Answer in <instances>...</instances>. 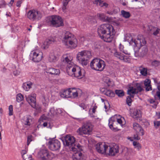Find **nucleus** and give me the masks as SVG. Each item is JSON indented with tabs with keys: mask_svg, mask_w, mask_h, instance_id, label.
I'll list each match as a JSON object with an SVG mask.
<instances>
[{
	"mask_svg": "<svg viewBox=\"0 0 160 160\" xmlns=\"http://www.w3.org/2000/svg\"><path fill=\"white\" fill-rule=\"evenodd\" d=\"M98 33L102 39L105 42H109L113 39L115 32L111 25L106 23L101 25L98 27Z\"/></svg>",
	"mask_w": 160,
	"mask_h": 160,
	"instance_id": "obj_1",
	"label": "nucleus"
},
{
	"mask_svg": "<svg viewBox=\"0 0 160 160\" xmlns=\"http://www.w3.org/2000/svg\"><path fill=\"white\" fill-rule=\"evenodd\" d=\"M62 141L64 145L69 147L73 151L81 149V146L79 144H76L75 138L73 136L67 135Z\"/></svg>",
	"mask_w": 160,
	"mask_h": 160,
	"instance_id": "obj_2",
	"label": "nucleus"
},
{
	"mask_svg": "<svg viewBox=\"0 0 160 160\" xmlns=\"http://www.w3.org/2000/svg\"><path fill=\"white\" fill-rule=\"evenodd\" d=\"M62 42L66 45L71 48H75L77 46L78 41L77 39L69 32H67L64 34Z\"/></svg>",
	"mask_w": 160,
	"mask_h": 160,
	"instance_id": "obj_3",
	"label": "nucleus"
},
{
	"mask_svg": "<svg viewBox=\"0 0 160 160\" xmlns=\"http://www.w3.org/2000/svg\"><path fill=\"white\" fill-rule=\"evenodd\" d=\"M92 56L90 51L88 50H83L78 53L77 58L79 62L82 65L86 66Z\"/></svg>",
	"mask_w": 160,
	"mask_h": 160,
	"instance_id": "obj_4",
	"label": "nucleus"
},
{
	"mask_svg": "<svg viewBox=\"0 0 160 160\" xmlns=\"http://www.w3.org/2000/svg\"><path fill=\"white\" fill-rule=\"evenodd\" d=\"M105 66V62L102 59L98 58L93 59L90 63L91 68L97 71H102Z\"/></svg>",
	"mask_w": 160,
	"mask_h": 160,
	"instance_id": "obj_5",
	"label": "nucleus"
},
{
	"mask_svg": "<svg viewBox=\"0 0 160 160\" xmlns=\"http://www.w3.org/2000/svg\"><path fill=\"white\" fill-rule=\"evenodd\" d=\"M93 126L89 122H87L83 124L81 127L79 128L77 131L79 134L81 135H90L92 132Z\"/></svg>",
	"mask_w": 160,
	"mask_h": 160,
	"instance_id": "obj_6",
	"label": "nucleus"
},
{
	"mask_svg": "<svg viewBox=\"0 0 160 160\" xmlns=\"http://www.w3.org/2000/svg\"><path fill=\"white\" fill-rule=\"evenodd\" d=\"M49 21L51 25L55 27L63 25V22L62 18L58 15H52L49 17Z\"/></svg>",
	"mask_w": 160,
	"mask_h": 160,
	"instance_id": "obj_7",
	"label": "nucleus"
},
{
	"mask_svg": "<svg viewBox=\"0 0 160 160\" xmlns=\"http://www.w3.org/2000/svg\"><path fill=\"white\" fill-rule=\"evenodd\" d=\"M27 17L30 20L34 21L38 20L42 17L41 12L37 9L30 10L27 12Z\"/></svg>",
	"mask_w": 160,
	"mask_h": 160,
	"instance_id": "obj_8",
	"label": "nucleus"
},
{
	"mask_svg": "<svg viewBox=\"0 0 160 160\" xmlns=\"http://www.w3.org/2000/svg\"><path fill=\"white\" fill-rule=\"evenodd\" d=\"M143 89L141 87V85L140 83H136L135 87H129L128 90V94L130 96L133 98L134 95L137 94L139 92H141Z\"/></svg>",
	"mask_w": 160,
	"mask_h": 160,
	"instance_id": "obj_9",
	"label": "nucleus"
},
{
	"mask_svg": "<svg viewBox=\"0 0 160 160\" xmlns=\"http://www.w3.org/2000/svg\"><path fill=\"white\" fill-rule=\"evenodd\" d=\"M49 149L52 151L59 150L61 147V143L58 140L50 138L48 142Z\"/></svg>",
	"mask_w": 160,
	"mask_h": 160,
	"instance_id": "obj_10",
	"label": "nucleus"
},
{
	"mask_svg": "<svg viewBox=\"0 0 160 160\" xmlns=\"http://www.w3.org/2000/svg\"><path fill=\"white\" fill-rule=\"evenodd\" d=\"M42 57V53L38 50L32 51L30 54V59L35 62L41 61Z\"/></svg>",
	"mask_w": 160,
	"mask_h": 160,
	"instance_id": "obj_11",
	"label": "nucleus"
},
{
	"mask_svg": "<svg viewBox=\"0 0 160 160\" xmlns=\"http://www.w3.org/2000/svg\"><path fill=\"white\" fill-rule=\"evenodd\" d=\"M95 147L97 151L100 153L105 154L108 152V146L104 143H99L96 145Z\"/></svg>",
	"mask_w": 160,
	"mask_h": 160,
	"instance_id": "obj_12",
	"label": "nucleus"
},
{
	"mask_svg": "<svg viewBox=\"0 0 160 160\" xmlns=\"http://www.w3.org/2000/svg\"><path fill=\"white\" fill-rule=\"evenodd\" d=\"M131 40L136 46L138 45L142 46L145 45L146 44V41L145 38L143 36L141 35H138L136 38L134 37H132Z\"/></svg>",
	"mask_w": 160,
	"mask_h": 160,
	"instance_id": "obj_13",
	"label": "nucleus"
},
{
	"mask_svg": "<svg viewBox=\"0 0 160 160\" xmlns=\"http://www.w3.org/2000/svg\"><path fill=\"white\" fill-rule=\"evenodd\" d=\"M51 154L48 150L42 149L38 152V155L42 160H47L50 158Z\"/></svg>",
	"mask_w": 160,
	"mask_h": 160,
	"instance_id": "obj_14",
	"label": "nucleus"
},
{
	"mask_svg": "<svg viewBox=\"0 0 160 160\" xmlns=\"http://www.w3.org/2000/svg\"><path fill=\"white\" fill-rule=\"evenodd\" d=\"M27 101L32 107H35L36 103V94L32 93L31 94L25 96Z\"/></svg>",
	"mask_w": 160,
	"mask_h": 160,
	"instance_id": "obj_15",
	"label": "nucleus"
},
{
	"mask_svg": "<svg viewBox=\"0 0 160 160\" xmlns=\"http://www.w3.org/2000/svg\"><path fill=\"white\" fill-rule=\"evenodd\" d=\"M119 147L118 145L114 143L112 146L108 147V151L109 155L114 156L118 152Z\"/></svg>",
	"mask_w": 160,
	"mask_h": 160,
	"instance_id": "obj_16",
	"label": "nucleus"
},
{
	"mask_svg": "<svg viewBox=\"0 0 160 160\" xmlns=\"http://www.w3.org/2000/svg\"><path fill=\"white\" fill-rule=\"evenodd\" d=\"M114 55L117 58L123 60L125 62H128L129 59L127 56L124 55L122 52L117 51L115 50H114Z\"/></svg>",
	"mask_w": 160,
	"mask_h": 160,
	"instance_id": "obj_17",
	"label": "nucleus"
},
{
	"mask_svg": "<svg viewBox=\"0 0 160 160\" xmlns=\"http://www.w3.org/2000/svg\"><path fill=\"white\" fill-rule=\"evenodd\" d=\"M62 58L63 62L67 64V65H73V64H74L72 61L73 58L69 54L63 55Z\"/></svg>",
	"mask_w": 160,
	"mask_h": 160,
	"instance_id": "obj_18",
	"label": "nucleus"
},
{
	"mask_svg": "<svg viewBox=\"0 0 160 160\" xmlns=\"http://www.w3.org/2000/svg\"><path fill=\"white\" fill-rule=\"evenodd\" d=\"M148 30L150 34H153L154 36L160 34V29L152 26H148Z\"/></svg>",
	"mask_w": 160,
	"mask_h": 160,
	"instance_id": "obj_19",
	"label": "nucleus"
},
{
	"mask_svg": "<svg viewBox=\"0 0 160 160\" xmlns=\"http://www.w3.org/2000/svg\"><path fill=\"white\" fill-rule=\"evenodd\" d=\"M116 118L114 117H112L109 119L108 126L110 129L113 131H117L118 128L114 125L115 123H116Z\"/></svg>",
	"mask_w": 160,
	"mask_h": 160,
	"instance_id": "obj_20",
	"label": "nucleus"
},
{
	"mask_svg": "<svg viewBox=\"0 0 160 160\" xmlns=\"http://www.w3.org/2000/svg\"><path fill=\"white\" fill-rule=\"evenodd\" d=\"M131 116L133 118L140 120L141 117V111L138 109H134L131 112Z\"/></svg>",
	"mask_w": 160,
	"mask_h": 160,
	"instance_id": "obj_21",
	"label": "nucleus"
},
{
	"mask_svg": "<svg viewBox=\"0 0 160 160\" xmlns=\"http://www.w3.org/2000/svg\"><path fill=\"white\" fill-rule=\"evenodd\" d=\"M82 71H83V69H81L79 67L76 66L73 77L81 79L84 76V74L82 75Z\"/></svg>",
	"mask_w": 160,
	"mask_h": 160,
	"instance_id": "obj_22",
	"label": "nucleus"
},
{
	"mask_svg": "<svg viewBox=\"0 0 160 160\" xmlns=\"http://www.w3.org/2000/svg\"><path fill=\"white\" fill-rule=\"evenodd\" d=\"M100 92L103 94L111 97H113L114 96V93L112 90L109 89H107L104 88H100Z\"/></svg>",
	"mask_w": 160,
	"mask_h": 160,
	"instance_id": "obj_23",
	"label": "nucleus"
},
{
	"mask_svg": "<svg viewBox=\"0 0 160 160\" xmlns=\"http://www.w3.org/2000/svg\"><path fill=\"white\" fill-rule=\"evenodd\" d=\"M133 128L136 132L142 136L144 134L143 130L141 127L138 123H134L133 124Z\"/></svg>",
	"mask_w": 160,
	"mask_h": 160,
	"instance_id": "obj_24",
	"label": "nucleus"
},
{
	"mask_svg": "<svg viewBox=\"0 0 160 160\" xmlns=\"http://www.w3.org/2000/svg\"><path fill=\"white\" fill-rule=\"evenodd\" d=\"M76 66L74 65V64H73V65H67V67H66L67 72L69 75L73 77Z\"/></svg>",
	"mask_w": 160,
	"mask_h": 160,
	"instance_id": "obj_25",
	"label": "nucleus"
},
{
	"mask_svg": "<svg viewBox=\"0 0 160 160\" xmlns=\"http://www.w3.org/2000/svg\"><path fill=\"white\" fill-rule=\"evenodd\" d=\"M46 72L51 74L59 75L60 73L59 69L52 68H48L46 69Z\"/></svg>",
	"mask_w": 160,
	"mask_h": 160,
	"instance_id": "obj_26",
	"label": "nucleus"
},
{
	"mask_svg": "<svg viewBox=\"0 0 160 160\" xmlns=\"http://www.w3.org/2000/svg\"><path fill=\"white\" fill-rule=\"evenodd\" d=\"M70 88L60 92V95L63 98H71L72 96L70 95Z\"/></svg>",
	"mask_w": 160,
	"mask_h": 160,
	"instance_id": "obj_27",
	"label": "nucleus"
},
{
	"mask_svg": "<svg viewBox=\"0 0 160 160\" xmlns=\"http://www.w3.org/2000/svg\"><path fill=\"white\" fill-rule=\"evenodd\" d=\"M55 41L54 38L52 37L46 39L43 44V48L45 49L47 48L51 44H52Z\"/></svg>",
	"mask_w": 160,
	"mask_h": 160,
	"instance_id": "obj_28",
	"label": "nucleus"
},
{
	"mask_svg": "<svg viewBox=\"0 0 160 160\" xmlns=\"http://www.w3.org/2000/svg\"><path fill=\"white\" fill-rule=\"evenodd\" d=\"M82 150V147L81 149L80 150H76L75 152H76L74 153L72 156V159L73 160H81L82 154L80 152V151Z\"/></svg>",
	"mask_w": 160,
	"mask_h": 160,
	"instance_id": "obj_29",
	"label": "nucleus"
},
{
	"mask_svg": "<svg viewBox=\"0 0 160 160\" xmlns=\"http://www.w3.org/2000/svg\"><path fill=\"white\" fill-rule=\"evenodd\" d=\"M58 57L55 55L53 53H50L48 58V60L51 62H55L58 61Z\"/></svg>",
	"mask_w": 160,
	"mask_h": 160,
	"instance_id": "obj_30",
	"label": "nucleus"
},
{
	"mask_svg": "<svg viewBox=\"0 0 160 160\" xmlns=\"http://www.w3.org/2000/svg\"><path fill=\"white\" fill-rule=\"evenodd\" d=\"M32 85V83L31 82H28L23 83L22 87L25 91H28L31 88Z\"/></svg>",
	"mask_w": 160,
	"mask_h": 160,
	"instance_id": "obj_31",
	"label": "nucleus"
},
{
	"mask_svg": "<svg viewBox=\"0 0 160 160\" xmlns=\"http://www.w3.org/2000/svg\"><path fill=\"white\" fill-rule=\"evenodd\" d=\"M132 151V149L128 148L127 147L124 148L122 150V152L125 156L130 154Z\"/></svg>",
	"mask_w": 160,
	"mask_h": 160,
	"instance_id": "obj_32",
	"label": "nucleus"
},
{
	"mask_svg": "<svg viewBox=\"0 0 160 160\" xmlns=\"http://www.w3.org/2000/svg\"><path fill=\"white\" fill-rule=\"evenodd\" d=\"M98 16L99 19L101 21L103 22L106 21L108 20V18L103 13H99L97 14Z\"/></svg>",
	"mask_w": 160,
	"mask_h": 160,
	"instance_id": "obj_33",
	"label": "nucleus"
},
{
	"mask_svg": "<svg viewBox=\"0 0 160 160\" xmlns=\"http://www.w3.org/2000/svg\"><path fill=\"white\" fill-rule=\"evenodd\" d=\"M78 91L74 89L70 88V95L72 96L71 98H75L77 97L78 96Z\"/></svg>",
	"mask_w": 160,
	"mask_h": 160,
	"instance_id": "obj_34",
	"label": "nucleus"
},
{
	"mask_svg": "<svg viewBox=\"0 0 160 160\" xmlns=\"http://www.w3.org/2000/svg\"><path fill=\"white\" fill-rule=\"evenodd\" d=\"M121 13L123 17L125 18H128L130 17L131 15L129 12L122 10L121 11Z\"/></svg>",
	"mask_w": 160,
	"mask_h": 160,
	"instance_id": "obj_35",
	"label": "nucleus"
},
{
	"mask_svg": "<svg viewBox=\"0 0 160 160\" xmlns=\"http://www.w3.org/2000/svg\"><path fill=\"white\" fill-rule=\"evenodd\" d=\"M141 74L143 76H146L148 74L147 69L146 68L141 67L139 69Z\"/></svg>",
	"mask_w": 160,
	"mask_h": 160,
	"instance_id": "obj_36",
	"label": "nucleus"
},
{
	"mask_svg": "<svg viewBox=\"0 0 160 160\" xmlns=\"http://www.w3.org/2000/svg\"><path fill=\"white\" fill-rule=\"evenodd\" d=\"M148 51V49L146 47L142 48V51L140 52L139 55L140 57H143L146 55Z\"/></svg>",
	"mask_w": 160,
	"mask_h": 160,
	"instance_id": "obj_37",
	"label": "nucleus"
},
{
	"mask_svg": "<svg viewBox=\"0 0 160 160\" xmlns=\"http://www.w3.org/2000/svg\"><path fill=\"white\" fill-rule=\"evenodd\" d=\"M32 118L30 116H27L25 121V124L27 125H30L31 124V122L32 121Z\"/></svg>",
	"mask_w": 160,
	"mask_h": 160,
	"instance_id": "obj_38",
	"label": "nucleus"
},
{
	"mask_svg": "<svg viewBox=\"0 0 160 160\" xmlns=\"http://www.w3.org/2000/svg\"><path fill=\"white\" fill-rule=\"evenodd\" d=\"M115 93L119 97H122L124 95L123 91L122 90H116L115 91Z\"/></svg>",
	"mask_w": 160,
	"mask_h": 160,
	"instance_id": "obj_39",
	"label": "nucleus"
},
{
	"mask_svg": "<svg viewBox=\"0 0 160 160\" xmlns=\"http://www.w3.org/2000/svg\"><path fill=\"white\" fill-rule=\"evenodd\" d=\"M23 99V97L21 93L18 94L16 96L17 101L18 102H20Z\"/></svg>",
	"mask_w": 160,
	"mask_h": 160,
	"instance_id": "obj_40",
	"label": "nucleus"
},
{
	"mask_svg": "<svg viewBox=\"0 0 160 160\" xmlns=\"http://www.w3.org/2000/svg\"><path fill=\"white\" fill-rule=\"evenodd\" d=\"M133 145L134 146L135 148H136L138 150L141 148V146L138 142H136L134 141L133 142Z\"/></svg>",
	"mask_w": 160,
	"mask_h": 160,
	"instance_id": "obj_41",
	"label": "nucleus"
},
{
	"mask_svg": "<svg viewBox=\"0 0 160 160\" xmlns=\"http://www.w3.org/2000/svg\"><path fill=\"white\" fill-rule=\"evenodd\" d=\"M119 49H120V50L121 52L123 53H124L126 55H128V54H129L127 50H124V49L123 46L121 44L119 45Z\"/></svg>",
	"mask_w": 160,
	"mask_h": 160,
	"instance_id": "obj_42",
	"label": "nucleus"
},
{
	"mask_svg": "<svg viewBox=\"0 0 160 160\" xmlns=\"http://www.w3.org/2000/svg\"><path fill=\"white\" fill-rule=\"evenodd\" d=\"M108 5L107 3L104 2L103 1H102L101 0H100L98 5L99 6L101 7L105 6V7H107Z\"/></svg>",
	"mask_w": 160,
	"mask_h": 160,
	"instance_id": "obj_43",
	"label": "nucleus"
},
{
	"mask_svg": "<svg viewBox=\"0 0 160 160\" xmlns=\"http://www.w3.org/2000/svg\"><path fill=\"white\" fill-rule=\"evenodd\" d=\"M160 64V62L158 60H154L152 62V65L153 66L157 67Z\"/></svg>",
	"mask_w": 160,
	"mask_h": 160,
	"instance_id": "obj_44",
	"label": "nucleus"
},
{
	"mask_svg": "<svg viewBox=\"0 0 160 160\" xmlns=\"http://www.w3.org/2000/svg\"><path fill=\"white\" fill-rule=\"evenodd\" d=\"M7 3L4 0H2L0 1V8H5Z\"/></svg>",
	"mask_w": 160,
	"mask_h": 160,
	"instance_id": "obj_45",
	"label": "nucleus"
},
{
	"mask_svg": "<svg viewBox=\"0 0 160 160\" xmlns=\"http://www.w3.org/2000/svg\"><path fill=\"white\" fill-rule=\"evenodd\" d=\"M131 98H132L130 96H128L127 98V100H126L127 103L128 105H129V106H131L132 102V100L131 99Z\"/></svg>",
	"mask_w": 160,
	"mask_h": 160,
	"instance_id": "obj_46",
	"label": "nucleus"
},
{
	"mask_svg": "<svg viewBox=\"0 0 160 160\" xmlns=\"http://www.w3.org/2000/svg\"><path fill=\"white\" fill-rule=\"evenodd\" d=\"M33 137L32 135L28 136L27 138V145L28 146L32 140Z\"/></svg>",
	"mask_w": 160,
	"mask_h": 160,
	"instance_id": "obj_47",
	"label": "nucleus"
},
{
	"mask_svg": "<svg viewBox=\"0 0 160 160\" xmlns=\"http://www.w3.org/2000/svg\"><path fill=\"white\" fill-rule=\"evenodd\" d=\"M151 83V81L149 79H146L144 82V84L145 87L148 86L149 85H150Z\"/></svg>",
	"mask_w": 160,
	"mask_h": 160,
	"instance_id": "obj_48",
	"label": "nucleus"
},
{
	"mask_svg": "<svg viewBox=\"0 0 160 160\" xmlns=\"http://www.w3.org/2000/svg\"><path fill=\"white\" fill-rule=\"evenodd\" d=\"M27 152V151L25 150H22L21 152L22 157L24 160L26 159V158L25 157V155H26Z\"/></svg>",
	"mask_w": 160,
	"mask_h": 160,
	"instance_id": "obj_49",
	"label": "nucleus"
},
{
	"mask_svg": "<svg viewBox=\"0 0 160 160\" xmlns=\"http://www.w3.org/2000/svg\"><path fill=\"white\" fill-rule=\"evenodd\" d=\"M9 116H11L13 115V106L12 105H10L9 107Z\"/></svg>",
	"mask_w": 160,
	"mask_h": 160,
	"instance_id": "obj_50",
	"label": "nucleus"
},
{
	"mask_svg": "<svg viewBox=\"0 0 160 160\" xmlns=\"http://www.w3.org/2000/svg\"><path fill=\"white\" fill-rule=\"evenodd\" d=\"M154 124L155 127L156 128H158L160 126V121H154Z\"/></svg>",
	"mask_w": 160,
	"mask_h": 160,
	"instance_id": "obj_51",
	"label": "nucleus"
},
{
	"mask_svg": "<svg viewBox=\"0 0 160 160\" xmlns=\"http://www.w3.org/2000/svg\"><path fill=\"white\" fill-rule=\"evenodd\" d=\"M68 3L67 2H63L62 7V9L63 12H64L66 8V6L68 5Z\"/></svg>",
	"mask_w": 160,
	"mask_h": 160,
	"instance_id": "obj_52",
	"label": "nucleus"
},
{
	"mask_svg": "<svg viewBox=\"0 0 160 160\" xmlns=\"http://www.w3.org/2000/svg\"><path fill=\"white\" fill-rule=\"evenodd\" d=\"M20 73V72L18 70H16L15 71H13V74L15 76H18Z\"/></svg>",
	"mask_w": 160,
	"mask_h": 160,
	"instance_id": "obj_53",
	"label": "nucleus"
},
{
	"mask_svg": "<svg viewBox=\"0 0 160 160\" xmlns=\"http://www.w3.org/2000/svg\"><path fill=\"white\" fill-rule=\"evenodd\" d=\"M113 84V82H112L109 79H108V82H107V84L108 87L112 86Z\"/></svg>",
	"mask_w": 160,
	"mask_h": 160,
	"instance_id": "obj_54",
	"label": "nucleus"
},
{
	"mask_svg": "<svg viewBox=\"0 0 160 160\" xmlns=\"http://www.w3.org/2000/svg\"><path fill=\"white\" fill-rule=\"evenodd\" d=\"M33 108H35L38 112H40L41 111V108L40 106H37L36 104L35 107H32Z\"/></svg>",
	"mask_w": 160,
	"mask_h": 160,
	"instance_id": "obj_55",
	"label": "nucleus"
},
{
	"mask_svg": "<svg viewBox=\"0 0 160 160\" xmlns=\"http://www.w3.org/2000/svg\"><path fill=\"white\" fill-rule=\"evenodd\" d=\"M146 90L147 91H149L152 90V88L151 85H149L148 86H146L145 87Z\"/></svg>",
	"mask_w": 160,
	"mask_h": 160,
	"instance_id": "obj_56",
	"label": "nucleus"
},
{
	"mask_svg": "<svg viewBox=\"0 0 160 160\" xmlns=\"http://www.w3.org/2000/svg\"><path fill=\"white\" fill-rule=\"evenodd\" d=\"M133 138L134 140H139L140 139V138L138 136L137 134L134 135Z\"/></svg>",
	"mask_w": 160,
	"mask_h": 160,
	"instance_id": "obj_57",
	"label": "nucleus"
},
{
	"mask_svg": "<svg viewBox=\"0 0 160 160\" xmlns=\"http://www.w3.org/2000/svg\"><path fill=\"white\" fill-rule=\"evenodd\" d=\"M79 106L82 108L83 109H85L86 108V106L83 103H82L79 105Z\"/></svg>",
	"mask_w": 160,
	"mask_h": 160,
	"instance_id": "obj_58",
	"label": "nucleus"
},
{
	"mask_svg": "<svg viewBox=\"0 0 160 160\" xmlns=\"http://www.w3.org/2000/svg\"><path fill=\"white\" fill-rule=\"evenodd\" d=\"M22 2L20 1H18L16 4V5L18 7H20L21 6V4L22 3Z\"/></svg>",
	"mask_w": 160,
	"mask_h": 160,
	"instance_id": "obj_59",
	"label": "nucleus"
},
{
	"mask_svg": "<svg viewBox=\"0 0 160 160\" xmlns=\"http://www.w3.org/2000/svg\"><path fill=\"white\" fill-rule=\"evenodd\" d=\"M99 0H93L92 2L93 4H96L97 5H98Z\"/></svg>",
	"mask_w": 160,
	"mask_h": 160,
	"instance_id": "obj_60",
	"label": "nucleus"
},
{
	"mask_svg": "<svg viewBox=\"0 0 160 160\" xmlns=\"http://www.w3.org/2000/svg\"><path fill=\"white\" fill-rule=\"evenodd\" d=\"M97 108V106L95 105L93 107V108H92V112L93 113H95V112Z\"/></svg>",
	"mask_w": 160,
	"mask_h": 160,
	"instance_id": "obj_61",
	"label": "nucleus"
},
{
	"mask_svg": "<svg viewBox=\"0 0 160 160\" xmlns=\"http://www.w3.org/2000/svg\"><path fill=\"white\" fill-rule=\"evenodd\" d=\"M14 1V0H11L10 1V2H9V3L8 4V5L10 7H11L12 5V4H13Z\"/></svg>",
	"mask_w": 160,
	"mask_h": 160,
	"instance_id": "obj_62",
	"label": "nucleus"
},
{
	"mask_svg": "<svg viewBox=\"0 0 160 160\" xmlns=\"http://www.w3.org/2000/svg\"><path fill=\"white\" fill-rule=\"evenodd\" d=\"M154 82L155 83L157 84V85L159 83L158 81L159 79L157 78H153Z\"/></svg>",
	"mask_w": 160,
	"mask_h": 160,
	"instance_id": "obj_63",
	"label": "nucleus"
},
{
	"mask_svg": "<svg viewBox=\"0 0 160 160\" xmlns=\"http://www.w3.org/2000/svg\"><path fill=\"white\" fill-rule=\"evenodd\" d=\"M156 96L160 99V92L157 91L156 92Z\"/></svg>",
	"mask_w": 160,
	"mask_h": 160,
	"instance_id": "obj_64",
	"label": "nucleus"
}]
</instances>
